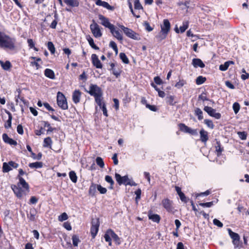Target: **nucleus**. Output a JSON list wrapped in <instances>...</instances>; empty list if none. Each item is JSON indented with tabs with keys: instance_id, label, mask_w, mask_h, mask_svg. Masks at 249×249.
Segmentation results:
<instances>
[{
	"instance_id": "nucleus-11",
	"label": "nucleus",
	"mask_w": 249,
	"mask_h": 249,
	"mask_svg": "<svg viewBox=\"0 0 249 249\" xmlns=\"http://www.w3.org/2000/svg\"><path fill=\"white\" fill-rule=\"evenodd\" d=\"M178 125L179 131L181 132L188 133L192 135H197V131L196 129H193L183 123H179Z\"/></svg>"
},
{
	"instance_id": "nucleus-14",
	"label": "nucleus",
	"mask_w": 249,
	"mask_h": 249,
	"mask_svg": "<svg viewBox=\"0 0 249 249\" xmlns=\"http://www.w3.org/2000/svg\"><path fill=\"white\" fill-rule=\"evenodd\" d=\"M99 19L101 21V24L106 28H107L109 30L113 29V24H111L109 20V19L102 15L98 16Z\"/></svg>"
},
{
	"instance_id": "nucleus-64",
	"label": "nucleus",
	"mask_w": 249,
	"mask_h": 249,
	"mask_svg": "<svg viewBox=\"0 0 249 249\" xmlns=\"http://www.w3.org/2000/svg\"><path fill=\"white\" fill-rule=\"evenodd\" d=\"M199 205L203 207H211L213 205V201L206 202V203H200Z\"/></svg>"
},
{
	"instance_id": "nucleus-57",
	"label": "nucleus",
	"mask_w": 249,
	"mask_h": 249,
	"mask_svg": "<svg viewBox=\"0 0 249 249\" xmlns=\"http://www.w3.org/2000/svg\"><path fill=\"white\" fill-rule=\"evenodd\" d=\"M186 84V82L184 80H179L175 85V87L178 89H180L182 87Z\"/></svg>"
},
{
	"instance_id": "nucleus-48",
	"label": "nucleus",
	"mask_w": 249,
	"mask_h": 249,
	"mask_svg": "<svg viewBox=\"0 0 249 249\" xmlns=\"http://www.w3.org/2000/svg\"><path fill=\"white\" fill-rule=\"evenodd\" d=\"M12 168L10 167L8 163L4 162L2 165V172L3 173H7L11 171Z\"/></svg>"
},
{
	"instance_id": "nucleus-20",
	"label": "nucleus",
	"mask_w": 249,
	"mask_h": 249,
	"mask_svg": "<svg viewBox=\"0 0 249 249\" xmlns=\"http://www.w3.org/2000/svg\"><path fill=\"white\" fill-rule=\"evenodd\" d=\"M82 92L79 89H75L72 93V99L74 104H77L80 102Z\"/></svg>"
},
{
	"instance_id": "nucleus-10",
	"label": "nucleus",
	"mask_w": 249,
	"mask_h": 249,
	"mask_svg": "<svg viewBox=\"0 0 249 249\" xmlns=\"http://www.w3.org/2000/svg\"><path fill=\"white\" fill-rule=\"evenodd\" d=\"M91 226L90 227V233L92 238H94L96 236L100 226L99 219H93L91 222Z\"/></svg>"
},
{
	"instance_id": "nucleus-26",
	"label": "nucleus",
	"mask_w": 249,
	"mask_h": 249,
	"mask_svg": "<svg viewBox=\"0 0 249 249\" xmlns=\"http://www.w3.org/2000/svg\"><path fill=\"white\" fill-rule=\"evenodd\" d=\"M110 231H112V229H108L105 235H104V238H105V241L107 242H108V245L109 246H112V240H111V232Z\"/></svg>"
},
{
	"instance_id": "nucleus-16",
	"label": "nucleus",
	"mask_w": 249,
	"mask_h": 249,
	"mask_svg": "<svg viewBox=\"0 0 249 249\" xmlns=\"http://www.w3.org/2000/svg\"><path fill=\"white\" fill-rule=\"evenodd\" d=\"M91 62L92 65L97 69H102L103 65L99 59L98 56L96 54H92L91 56Z\"/></svg>"
},
{
	"instance_id": "nucleus-7",
	"label": "nucleus",
	"mask_w": 249,
	"mask_h": 249,
	"mask_svg": "<svg viewBox=\"0 0 249 249\" xmlns=\"http://www.w3.org/2000/svg\"><path fill=\"white\" fill-rule=\"evenodd\" d=\"M120 28L123 31L124 34L128 37L136 40L141 39L140 36L133 30L124 25L120 26Z\"/></svg>"
},
{
	"instance_id": "nucleus-41",
	"label": "nucleus",
	"mask_w": 249,
	"mask_h": 249,
	"mask_svg": "<svg viewBox=\"0 0 249 249\" xmlns=\"http://www.w3.org/2000/svg\"><path fill=\"white\" fill-rule=\"evenodd\" d=\"M47 46L51 53L52 54H54L55 52V48L53 43L51 41H49L47 43Z\"/></svg>"
},
{
	"instance_id": "nucleus-50",
	"label": "nucleus",
	"mask_w": 249,
	"mask_h": 249,
	"mask_svg": "<svg viewBox=\"0 0 249 249\" xmlns=\"http://www.w3.org/2000/svg\"><path fill=\"white\" fill-rule=\"evenodd\" d=\"M96 164L101 168H104L105 166L104 162L103 159L100 157H98L96 159Z\"/></svg>"
},
{
	"instance_id": "nucleus-23",
	"label": "nucleus",
	"mask_w": 249,
	"mask_h": 249,
	"mask_svg": "<svg viewBox=\"0 0 249 249\" xmlns=\"http://www.w3.org/2000/svg\"><path fill=\"white\" fill-rule=\"evenodd\" d=\"M148 217L150 220L157 223H159L161 218L160 215L158 214H153L151 211H149L148 213Z\"/></svg>"
},
{
	"instance_id": "nucleus-59",
	"label": "nucleus",
	"mask_w": 249,
	"mask_h": 249,
	"mask_svg": "<svg viewBox=\"0 0 249 249\" xmlns=\"http://www.w3.org/2000/svg\"><path fill=\"white\" fill-rule=\"evenodd\" d=\"M232 108H233L234 113L235 114H237L240 110V106L238 103L235 102L233 104Z\"/></svg>"
},
{
	"instance_id": "nucleus-46",
	"label": "nucleus",
	"mask_w": 249,
	"mask_h": 249,
	"mask_svg": "<svg viewBox=\"0 0 249 249\" xmlns=\"http://www.w3.org/2000/svg\"><path fill=\"white\" fill-rule=\"evenodd\" d=\"M189 27V22L188 21H183L182 26L179 27L180 31L181 33H184Z\"/></svg>"
},
{
	"instance_id": "nucleus-56",
	"label": "nucleus",
	"mask_w": 249,
	"mask_h": 249,
	"mask_svg": "<svg viewBox=\"0 0 249 249\" xmlns=\"http://www.w3.org/2000/svg\"><path fill=\"white\" fill-rule=\"evenodd\" d=\"M134 8L136 10L143 9V7L141 4L140 0H134Z\"/></svg>"
},
{
	"instance_id": "nucleus-29",
	"label": "nucleus",
	"mask_w": 249,
	"mask_h": 249,
	"mask_svg": "<svg viewBox=\"0 0 249 249\" xmlns=\"http://www.w3.org/2000/svg\"><path fill=\"white\" fill-rule=\"evenodd\" d=\"M26 148H27L28 151L31 153V157L34 159H36L37 160H40L41 159L42 156V153L41 152H39V153H38L37 154V157H35L36 156V154L32 151V148H31V146L29 145L28 144V145H26Z\"/></svg>"
},
{
	"instance_id": "nucleus-9",
	"label": "nucleus",
	"mask_w": 249,
	"mask_h": 249,
	"mask_svg": "<svg viewBox=\"0 0 249 249\" xmlns=\"http://www.w3.org/2000/svg\"><path fill=\"white\" fill-rule=\"evenodd\" d=\"M90 29L95 37L99 38L102 36V33L100 26L94 19L92 20V23L90 25Z\"/></svg>"
},
{
	"instance_id": "nucleus-34",
	"label": "nucleus",
	"mask_w": 249,
	"mask_h": 249,
	"mask_svg": "<svg viewBox=\"0 0 249 249\" xmlns=\"http://www.w3.org/2000/svg\"><path fill=\"white\" fill-rule=\"evenodd\" d=\"M194 114L197 117L198 120L201 121L203 119V113L200 108L196 107L194 109Z\"/></svg>"
},
{
	"instance_id": "nucleus-21",
	"label": "nucleus",
	"mask_w": 249,
	"mask_h": 249,
	"mask_svg": "<svg viewBox=\"0 0 249 249\" xmlns=\"http://www.w3.org/2000/svg\"><path fill=\"white\" fill-rule=\"evenodd\" d=\"M199 134L200 140L202 142L206 144L209 140L208 132L205 130L203 128H202L199 131Z\"/></svg>"
},
{
	"instance_id": "nucleus-25",
	"label": "nucleus",
	"mask_w": 249,
	"mask_h": 249,
	"mask_svg": "<svg viewBox=\"0 0 249 249\" xmlns=\"http://www.w3.org/2000/svg\"><path fill=\"white\" fill-rule=\"evenodd\" d=\"M192 64L195 68H197L198 67H199L200 68H203L205 67V65L204 64V63L199 58L193 59Z\"/></svg>"
},
{
	"instance_id": "nucleus-6",
	"label": "nucleus",
	"mask_w": 249,
	"mask_h": 249,
	"mask_svg": "<svg viewBox=\"0 0 249 249\" xmlns=\"http://www.w3.org/2000/svg\"><path fill=\"white\" fill-rule=\"evenodd\" d=\"M57 104L58 107L63 110L68 109V105L67 99L64 94L60 91H58L57 93Z\"/></svg>"
},
{
	"instance_id": "nucleus-32",
	"label": "nucleus",
	"mask_w": 249,
	"mask_h": 249,
	"mask_svg": "<svg viewBox=\"0 0 249 249\" xmlns=\"http://www.w3.org/2000/svg\"><path fill=\"white\" fill-rule=\"evenodd\" d=\"M97 189V184L91 183L90 186H89V195L91 196H93L95 195Z\"/></svg>"
},
{
	"instance_id": "nucleus-54",
	"label": "nucleus",
	"mask_w": 249,
	"mask_h": 249,
	"mask_svg": "<svg viewBox=\"0 0 249 249\" xmlns=\"http://www.w3.org/2000/svg\"><path fill=\"white\" fill-rule=\"evenodd\" d=\"M69 217L66 213L64 212L58 216V219L59 221L62 222L68 219Z\"/></svg>"
},
{
	"instance_id": "nucleus-1",
	"label": "nucleus",
	"mask_w": 249,
	"mask_h": 249,
	"mask_svg": "<svg viewBox=\"0 0 249 249\" xmlns=\"http://www.w3.org/2000/svg\"><path fill=\"white\" fill-rule=\"evenodd\" d=\"M25 174V173L22 169H19L18 176L19 182L17 185L12 184L11 186L14 194L19 199H21L24 196L28 195L30 192V187L28 183L21 177Z\"/></svg>"
},
{
	"instance_id": "nucleus-42",
	"label": "nucleus",
	"mask_w": 249,
	"mask_h": 249,
	"mask_svg": "<svg viewBox=\"0 0 249 249\" xmlns=\"http://www.w3.org/2000/svg\"><path fill=\"white\" fill-rule=\"evenodd\" d=\"M119 56L124 63L128 64L129 63L128 57L124 53H121L119 54Z\"/></svg>"
},
{
	"instance_id": "nucleus-49",
	"label": "nucleus",
	"mask_w": 249,
	"mask_h": 249,
	"mask_svg": "<svg viewBox=\"0 0 249 249\" xmlns=\"http://www.w3.org/2000/svg\"><path fill=\"white\" fill-rule=\"evenodd\" d=\"M204 123L211 129H213L214 127V125L211 120L205 119L204 120Z\"/></svg>"
},
{
	"instance_id": "nucleus-40",
	"label": "nucleus",
	"mask_w": 249,
	"mask_h": 249,
	"mask_svg": "<svg viewBox=\"0 0 249 249\" xmlns=\"http://www.w3.org/2000/svg\"><path fill=\"white\" fill-rule=\"evenodd\" d=\"M27 43L30 49H33L36 52L38 51L39 49L35 46V43L32 39H28Z\"/></svg>"
},
{
	"instance_id": "nucleus-52",
	"label": "nucleus",
	"mask_w": 249,
	"mask_h": 249,
	"mask_svg": "<svg viewBox=\"0 0 249 249\" xmlns=\"http://www.w3.org/2000/svg\"><path fill=\"white\" fill-rule=\"evenodd\" d=\"M109 46L113 49V50L115 51L116 54H117L118 53V49L116 43L113 41H111L109 42Z\"/></svg>"
},
{
	"instance_id": "nucleus-55",
	"label": "nucleus",
	"mask_w": 249,
	"mask_h": 249,
	"mask_svg": "<svg viewBox=\"0 0 249 249\" xmlns=\"http://www.w3.org/2000/svg\"><path fill=\"white\" fill-rule=\"evenodd\" d=\"M237 134L242 140H245L247 139V134L245 131H238Z\"/></svg>"
},
{
	"instance_id": "nucleus-4",
	"label": "nucleus",
	"mask_w": 249,
	"mask_h": 249,
	"mask_svg": "<svg viewBox=\"0 0 249 249\" xmlns=\"http://www.w3.org/2000/svg\"><path fill=\"white\" fill-rule=\"evenodd\" d=\"M161 31L160 35L156 36V38L159 41H161L165 39L169 32L171 28V24L168 19H164L163 21V24L161 25Z\"/></svg>"
},
{
	"instance_id": "nucleus-22",
	"label": "nucleus",
	"mask_w": 249,
	"mask_h": 249,
	"mask_svg": "<svg viewBox=\"0 0 249 249\" xmlns=\"http://www.w3.org/2000/svg\"><path fill=\"white\" fill-rule=\"evenodd\" d=\"M112 35L116 38L120 42H122L123 40V36L120 31L117 29L115 26H113V29L111 31L110 30Z\"/></svg>"
},
{
	"instance_id": "nucleus-19",
	"label": "nucleus",
	"mask_w": 249,
	"mask_h": 249,
	"mask_svg": "<svg viewBox=\"0 0 249 249\" xmlns=\"http://www.w3.org/2000/svg\"><path fill=\"white\" fill-rule=\"evenodd\" d=\"M2 138L3 142L5 143L9 144L11 145L16 146L17 145V142L16 140L10 138L6 133H3L2 135Z\"/></svg>"
},
{
	"instance_id": "nucleus-18",
	"label": "nucleus",
	"mask_w": 249,
	"mask_h": 249,
	"mask_svg": "<svg viewBox=\"0 0 249 249\" xmlns=\"http://www.w3.org/2000/svg\"><path fill=\"white\" fill-rule=\"evenodd\" d=\"M37 211L35 208H31L27 213V217L29 221L35 222L36 219Z\"/></svg>"
},
{
	"instance_id": "nucleus-58",
	"label": "nucleus",
	"mask_w": 249,
	"mask_h": 249,
	"mask_svg": "<svg viewBox=\"0 0 249 249\" xmlns=\"http://www.w3.org/2000/svg\"><path fill=\"white\" fill-rule=\"evenodd\" d=\"M241 71H242V73H244V74H242L241 75V78L242 80H245L249 78V73L246 72V71L244 68L242 69Z\"/></svg>"
},
{
	"instance_id": "nucleus-24",
	"label": "nucleus",
	"mask_w": 249,
	"mask_h": 249,
	"mask_svg": "<svg viewBox=\"0 0 249 249\" xmlns=\"http://www.w3.org/2000/svg\"><path fill=\"white\" fill-rule=\"evenodd\" d=\"M5 112L8 115V119L5 122L4 126L6 129H9L12 127V121L13 116L11 113L8 110L5 109Z\"/></svg>"
},
{
	"instance_id": "nucleus-5",
	"label": "nucleus",
	"mask_w": 249,
	"mask_h": 249,
	"mask_svg": "<svg viewBox=\"0 0 249 249\" xmlns=\"http://www.w3.org/2000/svg\"><path fill=\"white\" fill-rule=\"evenodd\" d=\"M229 234L232 239V243L235 249L244 248L243 243L240 240L239 235L236 232H233L231 229H228Z\"/></svg>"
},
{
	"instance_id": "nucleus-62",
	"label": "nucleus",
	"mask_w": 249,
	"mask_h": 249,
	"mask_svg": "<svg viewBox=\"0 0 249 249\" xmlns=\"http://www.w3.org/2000/svg\"><path fill=\"white\" fill-rule=\"evenodd\" d=\"M44 127L43 126H40L38 129L35 130V134L37 136H40L41 135L44 134Z\"/></svg>"
},
{
	"instance_id": "nucleus-60",
	"label": "nucleus",
	"mask_w": 249,
	"mask_h": 249,
	"mask_svg": "<svg viewBox=\"0 0 249 249\" xmlns=\"http://www.w3.org/2000/svg\"><path fill=\"white\" fill-rule=\"evenodd\" d=\"M229 67V62H225L224 64L220 65L219 70L222 71H225Z\"/></svg>"
},
{
	"instance_id": "nucleus-15",
	"label": "nucleus",
	"mask_w": 249,
	"mask_h": 249,
	"mask_svg": "<svg viewBox=\"0 0 249 249\" xmlns=\"http://www.w3.org/2000/svg\"><path fill=\"white\" fill-rule=\"evenodd\" d=\"M110 68L109 69V71H112V74L114 75L116 78L119 77L122 72L121 68H116V67L118 66L117 64L114 63H111L110 64Z\"/></svg>"
},
{
	"instance_id": "nucleus-61",
	"label": "nucleus",
	"mask_w": 249,
	"mask_h": 249,
	"mask_svg": "<svg viewBox=\"0 0 249 249\" xmlns=\"http://www.w3.org/2000/svg\"><path fill=\"white\" fill-rule=\"evenodd\" d=\"M97 189L99 191V192L101 194H105L107 192V189L106 188L103 187L100 184H97Z\"/></svg>"
},
{
	"instance_id": "nucleus-3",
	"label": "nucleus",
	"mask_w": 249,
	"mask_h": 249,
	"mask_svg": "<svg viewBox=\"0 0 249 249\" xmlns=\"http://www.w3.org/2000/svg\"><path fill=\"white\" fill-rule=\"evenodd\" d=\"M87 92L94 97L95 102L98 105H101V102L103 100V92L101 88L97 85L91 84L89 86V90Z\"/></svg>"
},
{
	"instance_id": "nucleus-12",
	"label": "nucleus",
	"mask_w": 249,
	"mask_h": 249,
	"mask_svg": "<svg viewBox=\"0 0 249 249\" xmlns=\"http://www.w3.org/2000/svg\"><path fill=\"white\" fill-rule=\"evenodd\" d=\"M203 110L206 112L209 115L216 119H219L221 117V115L220 113L216 112V110L210 107L205 106Z\"/></svg>"
},
{
	"instance_id": "nucleus-33",
	"label": "nucleus",
	"mask_w": 249,
	"mask_h": 249,
	"mask_svg": "<svg viewBox=\"0 0 249 249\" xmlns=\"http://www.w3.org/2000/svg\"><path fill=\"white\" fill-rule=\"evenodd\" d=\"M216 145H215V151L216 152V155L217 156L221 155L222 152L224 151V148L221 146L220 141H216Z\"/></svg>"
},
{
	"instance_id": "nucleus-51",
	"label": "nucleus",
	"mask_w": 249,
	"mask_h": 249,
	"mask_svg": "<svg viewBox=\"0 0 249 249\" xmlns=\"http://www.w3.org/2000/svg\"><path fill=\"white\" fill-rule=\"evenodd\" d=\"M198 100L204 102L209 100V99L207 96V93L203 92L201 94L199 95Z\"/></svg>"
},
{
	"instance_id": "nucleus-31",
	"label": "nucleus",
	"mask_w": 249,
	"mask_h": 249,
	"mask_svg": "<svg viewBox=\"0 0 249 249\" xmlns=\"http://www.w3.org/2000/svg\"><path fill=\"white\" fill-rule=\"evenodd\" d=\"M44 75L46 77L49 78L51 79H54L55 78L54 71L50 69H46L45 70Z\"/></svg>"
},
{
	"instance_id": "nucleus-37",
	"label": "nucleus",
	"mask_w": 249,
	"mask_h": 249,
	"mask_svg": "<svg viewBox=\"0 0 249 249\" xmlns=\"http://www.w3.org/2000/svg\"><path fill=\"white\" fill-rule=\"evenodd\" d=\"M86 38L92 48L97 50H99V48L94 44L93 38L89 35L87 36Z\"/></svg>"
},
{
	"instance_id": "nucleus-44",
	"label": "nucleus",
	"mask_w": 249,
	"mask_h": 249,
	"mask_svg": "<svg viewBox=\"0 0 249 249\" xmlns=\"http://www.w3.org/2000/svg\"><path fill=\"white\" fill-rule=\"evenodd\" d=\"M206 80V77L202 76H199L196 79V83L197 85H200L203 84Z\"/></svg>"
},
{
	"instance_id": "nucleus-36",
	"label": "nucleus",
	"mask_w": 249,
	"mask_h": 249,
	"mask_svg": "<svg viewBox=\"0 0 249 249\" xmlns=\"http://www.w3.org/2000/svg\"><path fill=\"white\" fill-rule=\"evenodd\" d=\"M111 238H112L115 244L117 245H119L121 243L120 238L118 235L112 230V231H110Z\"/></svg>"
},
{
	"instance_id": "nucleus-27",
	"label": "nucleus",
	"mask_w": 249,
	"mask_h": 249,
	"mask_svg": "<svg viewBox=\"0 0 249 249\" xmlns=\"http://www.w3.org/2000/svg\"><path fill=\"white\" fill-rule=\"evenodd\" d=\"M0 65L3 70L5 71H9L12 67L11 62L7 60L5 62L0 60Z\"/></svg>"
},
{
	"instance_id": "nucleus-39",
	"label": "nucleus",
	"mask_w": 249,
	"mask_h": 249,
	"mask_svg": "<svg viewBox=\"0 0 249 249\" xmlns=\"http://www.w3.org/2000/svg\"><path fill=\"white\" fill-rule=\"evenodd\" d=\"M69 177L73 183H76L77 181V176L74 171H71L69 172Z\"/></svg>"
},
{
	"instance_id": "nucleus-35",
	"label": "nucleus",
	"mask_w": 249,
	"mask_h": 249,
	"mask_svg": "<svg viewBox=\"0 0 249 249\" xmlns=\"http://www.w3.org/2000/svg\"><path fill=\"white\" fill-rule=\"evenodd\" d=\"M64 2L72 7H78L79 5L78 0H64Z\"/></svg>"
},
{
	"instance_id": "nucleus-8",
	"label": "nucleus",
	"mask_w": 249,
	"mask_h": 249,
	"mask_svg": "<svg viewBox=\"0 0 249 249\" xmlns=\"http://www.w3.org/2000/svg\"><path fill=\"white\" fill-rule=\"evenodd\" d=\"M161 204L162 207L169 213L174 214L177 211L174 207L173 201L168 198L163 199L161 201Z\"/></svg>"
},
{
	"instance_id": "nucleus-45",
	"label": "nucleus",
	"mask_w": 249,
	"mask_h": 249,
	"mask_svg": "<svg viewBox=\"0 0 249 249\" xmlns=\"http://www.w3.org/2000/svg\"><path fill=\"white\" fill-rule=\"evenodd\" d=\"M71 239L72 240L73 245L74 247H77L78 246V243L80 242V240L78 236L76 234H74L72 236Z\"/></svg>"
},
{
	"instance_id": "nucleus-28",
	"label": "nucleus",
	"mask_w": 249,
	"mask_h": 249,
	"mask_svg": "<svg viewBox=\"0 0 249 249\" xmlns=\"http://www.w3.org/2000/svg\"><path fill=\"white\" fill-rule=\"evenodd\" d=\"M175 96L174 95H169L167 96L166 98V103L167 105L173 106L178 103L177 101H175Z\"/></svg>"
},
{
	"instance_id": "nucleus-47",
	"label": "nucleus",
	"mask_w": 249,
	"mask_h": 249,
	"mask_svg": "<svg viewBox=\"0 0 249 249\" xmlns=\"http://www.w3.org/2000/svg\"><path fill=\"white\" fill-rule=\"evenodd\" d=\"M55 19L53 20L51 24L50 25V27L52 29H54L56 28V25L58 23V16L57 14L54 15Z\"/></svg>"
},
{
	"instance_id": "nucleus-38",
	"label": "nucleus",
	"mask_w": 249,
	"mask_h": 249,
	"mask_svg": "<svg viewBox=\"0 0 249 249\" xmlns=\"http://www.w3.org/2000/svg\"><path fill=\"white\" fill-rule=\"evenodd\" d=\"M29 166L31 168H41L43 167V163L42 162H32L30 163L29 164Z\"/></svg>"
},
{
	"instance_id": "nucleus-13",
	"label": "nucleus",
	"mask_w": 249,
	"mask_h": 249,
	"mask_svg": "<svg viewBox=\"0 0 249 249\" xmlns=\"http://www.w3.org/2000/svg\"><path fill=\"white\" fill-rule=\"evenodd\" d=\"M115 178L116 181L119 185L123 184L125 186H127V183H128L129 180V178L127 175L122 177L120 174L116 173L115 174Z\"/></svg>"
},
{
	"instance_id": "nucleus-17",
	"label": "nucleus",
	"mask_w": 249,
	"mask_h": 249,
	"mask_svg": "<svg viewBox=\"0 0 249 249\" xmlns=\"http://www.w3.org/2000/svg\"><path fill=\"white\" fill-rule=\"evenodd\" d=\"M95 4L98 6H102L108 10L110 11H114L115 9V7L114 6H111L109 4V3L106 1H102V0H96L95 1Z\"/></svg>"
},
{
	"instance_id": "nucleus-63",
	"label": "nucleus",
	"mask_w": 249,
	"mask_h": 249,
	"mask_svg": "<svg viewBox=\"0 0 249 249\" xmlns=\"http://www.w3.org/2000/svg\"><path fill=\"white\" fill-rule=\"evenodd\" d=\"M181 201L185 203H186L188 201V198L186 197L185 194L182 193L178 195Z\"/></svg>"
},
{
	"instance_id": "nucleus-2",
	"label": "nucleus",
	"mask_w": 249,
	"mask_h": 249,
	"mask_svg": "<svg viewBox=\"0 0 249 249\" xmlns=\"http://www.w3.org/2000/svg\"><path fill=\"white\" fill-rule=\"evenodd\" d=\"M16 42L15 38L11 37L4 33L0 32V47L14 50L16 48Z\"/></svg>"
},
{
	"instance_id": "nucleus-53",
	"label": "nucleus",
	"mask_w": 249,
	"mask_h": 249,
	"mask_svg": "<svg viewBox=\"0 0 249 249\" xmlns=\"http://www.w3.org/2000/svg\"><path fill=\"white\" fill-rule=\"evenodd\" d=\"M105 180L109 183L110 184V188L111 189H112L113 188V186L114 184V182L113 181V180L112 179V178L111 176H108V175H107L106 177H105Z\"/></svg>"
},
{
	"instance_id": "nucleus-30",
	"label": "nucleus",
	"mask_w": 249,
	"mask_h": 249,
	"mask_svg": "<svg viewBox=\"0 0 249 249\" xmlns=\"http://www.w3.org/2000/svg\"><path fill=\"white\" fill-rule=\"evenodd\" d=\"M53 144V141L51 137H48L45 138L43 142V146L44 147L49 148L52 149V145Z\"/></svg>"
},
{
	"instance_id": "nucleus-43",
	"label": "nucleus",
	"mask_w": 249,
	"mask_h": 249,
	"mask_svg": "<svg viewBox=\"0 0 249 249\" xmlns=\"http://www.w3.org/2000/svg\"><path fill=\"white\" fill-rule=\"evenodd\" d=\"M100 108L102 109L103 113L104 116L106 117L108 116L107 111L106 107L105 102L103 101L101 102V105H98Z\"/></svg>"
}]
</instances>
